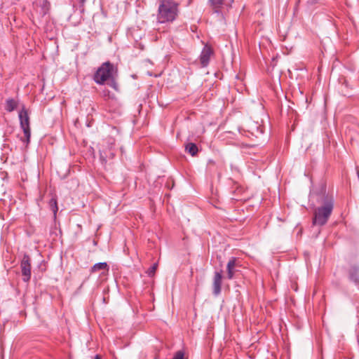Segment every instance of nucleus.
I'll list each match as a JSON object with an SVG mask.
<instances>
[{
	"instance_id": "f257e3e1",
	"label": "nucleus",
	"mask_w": 359,
	"mask_h": 359,
	"mask_svg": "<svg viewBox=\"0 0 359 359\" xmlns=\"http://www.w3.org/2000/svg\"><path fill=\"white\" fill-rule=\"evenodd\" d=\"M179 6L175 0H158L157 22L160 24L174 22L179 15Z\"/></svg>"
},
{
	"instance_id": "f03ea898",
	"label": "nucleus",
	"mask_w": 359,
	"mask_h": 359,
	"mask_svg": "<svg viewBox=\"0 0 359 359\" xmlns=\"http://www.w3.org/2000/svg\"><path fill=\"white\" fill-rule=\"evenodd\" d=\"M333 205L332 198H325L323 205L318 208L315 211L313 224L319 226L325 224L332 212Z\"/></svg>"
},
{
	"instance_id": "7ed1b4c3",
	"label": "nucleus",
	"mask_w": 359,
	"mask_h": 359,
	"mask_svg": "<svg viewBox=\"0 0 359 359\" xmlns=\"http://www.w3.org/2000/svg\"><path fill=\"white\" fill-rule=\"evenodd\" d=\"M115 68L109 62H104L94 74V81L97 84H104L107 80L114 77Z\"/></svg>"
},
{
	"instance_id": "20e7f679",
	"label": "nucleus",
	"mask_w": 359,
	"mask_h": 359,
	"mask_svg": "<svg viewBox=\"0 0 359 359\" xmlns=\"http://www.w3.org/2000/svg\"><path fill=\"white\" fill-rule=\"evenodd\" d=\"M19 120L20 128L24 133V137H21L20 140L23 142L26 146L30 142L31 138V130L29 126V117L28 115L27 110L25 107L19 111Z\"/></svg>"
},
{
	"instance_id": "39448f33",
	"label": "nucleus",
	"mask_w": 359,
	"mask_h": 359,
	"mask_svg": "<svg viewBox=\"0 0 359 359\" xmlns=\"http://www.w3.org/2000/svg\"><path fill=\"white\" fill-rule=\"evenodd\" d=\"M31 268L30 257L28 255L25 254L20 262L21 273L24 282L29 281L32 275Z\"/></svg>"
},
{
	"instance_id": "423d86ee",
	"label": "nucleus",
	"mask_w": 359,
	"mask_h": 359,
	"mask_svg": "<svg viewBox=\"0 0 359 359\" xmlns=\"http://www.w3.org/2000/svg\"><path fill=\"white\" fill-rule=\"evenodd\" d=\"M113 144V143H111L107 148H102L100 150V159L102 163H105L108 159H111L114 157L115 154L112 149Z\"/></svg>"
},
{
	"instance_id": "0eeeda50",
	"label": "nucleus",
	"mask_w": 359,
	"mask_h": 359,
	"mask_svg": "<svg viewBox=\"0 0 359 359\" xmlns=\"http://www.w3.org/2000/svg\"><path fill=\"white\" fill-rule=\"evenodd\" d=\"M222 271H216L214 275L213 278V283H212V287H213V294L215 295H218L221 292V285H222Z\"/></svg>"
},
{
	"instance_id": "6e6552de",
	"label": "nucleus",
	"mask_w": 359,
	"mask_h": 359,
	"mask_svg": "<svg viewBox=\"0 0 359 359\" xmlns=\"http://www.w3.org/2000/svg\"><path fill=\"white\" fill-rule=\"evenodd\" d=\"M212 54V50L211 48L205 45L200 55V61L203 67H206L208 65Z\"/></svg>"
},
{
	"instance_id": "1a4fd4ad",
	"label": "nucleus",
	"mask_w": 359,
	"mask_h": 359,
	"mask_svg": "<svg viewBox=\"0 0 359 359\" xmlns=\"http://www.w3.org/2000/svg\"><path fill=\"white\" fill-rule=\"evenodd\" d=\"M238 266L237 263V259L235 257H231L227 263L226 265V271H227V278L231 280L233 278L234 273L236 272V268Z\"/></svg>"
},
{
	"instance_id": "9d476101",
	"label": "nucleus",
	"mask_w": 359,
	"mask_h": 359,
	"mask_svg": "<svg viewBox=\"0 0 359 359\" xmlns=\"http://www.w3.org/2000/svg\"><path fill=\"white\" fill-rule=\"evenodd\" d=\"M101 270H104V271H109V266H108L107 262H99V263L95 264L92 266V268L90 269V272L95 273V272H97Z\"/></svg>"
},
{
	"instance_id": "9b49d317",
	"label": "nucleus",
	"mask_w": 359,
	"mask_h": 359,
	"mask_svg": "<svg viewBox=\"0 0 359 359\" xmlns=\"http://www.w3.org/2000/svg\"><path fill=\"white\" fill-rule=\"evenodd\" d=\"M18 102L14 99H8L6 102V110L11 112L18 107Z\"/></svg>"
},
{
	"instance_id": "f8f14e48",
	"label": "nucleus",
	"mask_w": 359,
	"mask_h": 359,
	"mask_svg": "<svg viewBox=\"0 0 359 359\" xmlns=\"http://www.w3.org/2000/svg\"><path fill=\"white\" fill-rule=\"evenodd\" d=\"M185 149L191 156H195L198 152V147L194 143H189L186 145Z\"/></svg>"
},
{
	"instance_id": "ddd939ff",
	"label": "nucleus",
	"mask_w": 359,
	"mask_h": 359,
	"mask_svg": "<svg viewBox=\"0 0 359 359\" xmlns=\"http://www.w3.org/2000/svg\"><path fill=\"white\" fill-rule=\"evenodd\" d=\"M49 206L50 210L53 212L54 215H56V213L58 210L57 200L55 198H52L49 201Z\"/></svg>"
},
{
	"instance_id": "4468645a",
	"label": "nucleus",
	"mask_w": 359,
	"mask_h": 359,
	"mask_svg": "<svg viewBox=\"0 0 359 359\" xmlns=\"http://www.w3.org/2000/svg\"><path fill=\"white\" fill-rule=\"evenodd\" d=\"M358 271H359V268L357 266H353L351 269L350 276H351V278L353 280H354L355 282H357L358 280V276H357V273H358Z\"/></svg>"
},
{
	"instance_id": "2eb2a0df",
	"label": "nucleus",
	"mask_w": 359,
	"mask_h": 359,
	"mask_svg": "<svg viewBox=\"0 0 359 359\" xmlns=\"http://www.w3.org/2000/svg\"><path fill=\"white\" fill-rule=\"evenodd\" d=\"M209 2L215 9H218L222 5L223 0H209Z\"/></svg>"
},
{
	"instance_id": "dca6fc26",
	"label": "nucleus",
	"mask_w": 359,
	"mask_h": 359,
	"mask_svg": "<svg viewBox=\"0 0 359 359\" xmlns=\"http://www.w3.org/2000/svg\"><path fill=\"white\" fill-rule=\"evenodd\" d=\"M157 269V264H154L147 271L149 276L151 277L154 275L156 270Z\"/></svg>"
},
{
	"instance_id": "f3484780",
	"label": "nucleus",
	"mask_w": 359,
	"mask_h": 359,
	"mask_svg": "<svg viewBox=\"0 0 359 359\" xmlns=\"http://www.w3.org/2000/svg\"><path fill=\"white\" fill-rule=\"evenodd\" d=\"M172 359H184V353L182 351H177Z\"/></svg>"
},
{
	"instance_id": "a211bd4d",
	"label": "nucleus",
	"mask_w": 359,
	"mask_h": 359,
	"mask_svg": "<svg viewBox=\"0 0 359 359\" xmlns=\"http://www.w3.org/2000/svg\"><path fill=\"white\" fill-rule=\"evenodd\" d=\"M110 86L115 90H118V85L116 83V81L114 80V77L111 79Z\"/></svg>"
},
{
	"instance_id": "6ab92c4d",
	"label": "nucleus",
	"mask_w": 359,
	"mask_h": 359,
	"mask_svg": "<svg viewBox=\"0 0 359 359\" xmlns=\"http://www.w3.org/2000/svg\"><path fill=\"white\" fill-rule=\"evenodd\" d=\"M79 3L81 4V5H83L84 3L86 2V0H79Z\"/></svg>"
},
{
	"instance_id": "aec40b11",
	"label": "nucleus",
	"mask_w": 359,
	"mask_h": 359,
	"mask_svg": "<svg viewBox=\"0 0 359 359\" xmlns=\"http://www.w3.org/2000/svg\"><path fill=\"white\" fill-rule=\"evenodd\" d=\"M95 359H101V358H100V355H96L95 356Z\"/></svg>"
}]
</instances>
